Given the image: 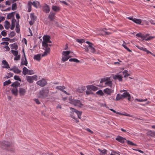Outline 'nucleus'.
<instances>
[{
	"mask_svg": "<svg viewBox=\"0 0 155 155\" xmlns=\"http://www.w3.org/2000/svg\"><path fill=\"white\" fill-rule=\"evenodd\" d=\"M70 109L72 110V111L70 112V116L73 119L75 120L76 122V123L78 122L79 120L77 119L76 118V117L73 115L74 114V112H75L77 115L78 117L80 119L81 117V116L82 113V112L79 111L71 107H70Z\"/></svg>",
	"mask_w": 155,
	"mask_h": 155,
	"instance_id": "f257e3e1",
	"label": "nucleus"
},
{
	"mask_svg": "<svg viewBox=\"0 0 155 155\" xmlns=\"http://www.w3.org/2000/svg\"><path fill=\"white\" fill-rule=\"evenodd\" d=\"M69 102L71 104L74 105L75 106H77L79 107H82L83 106L81 101L78 100L72 99L71 97L69 98Z\"/></svg>",
	"mask_w": 155,
	"mask_h": 155,
	"instance_id": "f03ea898",
	"label": "nucleus"
},
{
	"mask_svg": "<svg viewBox=\"0 0 155 155\" xmlns=\"http://www.w3.org/2000/svg\"><path fill=\"white\" fill-rule=\"evenodd\" d=\"M49 92V90L46 88L43 89L41 90L38 94V98H45L46 97Z\"/></svg>",
	"mask_w": 155,
	"mask_h": 155,
	"instance_id": "7ed1b4c3",
	"label": "nucleus"
},
{
	"mask_svg": "<svg viewBox=\"0 0 155 155\" xmlns=\"http://www.w3.org/2000/svg\"><path fill=\"white\" fill-rule=\"evenodd\" d=\"M1 144L2 148L5 150H6V148L11 146L12 143L11 142L4 140L2 142Z\"/></svg>",
	"mask_w": 155,
	"mask_h": 155,
	"instance_id": "20e7f679",
	"label": "nucleus"
},
{
	"mask_svg": "<svg viewBox=\"0 0 155 155\" xmlns=\"http://www.w3.org/2000/svg\"><path fill=\"white\" fill-rule=\"evenodd\" d=\"M36 84L39 86L43 87L47 84V82L45 79H42L36 82Z\"/></svg>",
	"mask_w": 155,
	"mask_h": 155,
	"instance_id": "39448f33",
	"label": "nucleus"
},
{
	"mask_svg": "<svg viewBox=\"0 0 155 155\" xmlns=\"http://www.w3.org/2000/svg\"><path fill=\"white\" fill-rule=\"evenodd\" d=\"M86 43L88 45V47L90 50V51L93 53H95L96 52V50L94 48V45L92 43L88 41H87Z\"/></svg>",
	"mask_w": 155,
	"mask_h": 155,
	"instance_id": "423d86ee",
	"label": "nucleus"
},
{
	"mask_svg": "<svg viewBox=\"0 0 155 155\" xmlns=\"http://www.w3.org/2000/svg\"><path fill=\"white\" fill-rule=\"evenodd\" d=\"M9 70L13 71L15 73L17 74H20L21 72V71L19 70L18 68L15 66H14L13 67L10 68Z\"/></svg>",
	"mask_w": 155,
	"mask_h": 155,
	"instance_id": "0eeeda50",
	"label": "nucleus"
},
{
	"mask_svg": "<svg viewBox=\"0 0 155 155\" xmlns=\"http://www.w3.org/2000/svg\"><path fill=\"white\" fill-rule=\"evenodd\" d=\"M18 92L20 96L21 97H23L25 95L26 92V90L24 88H20Z\"/></svg>",
	"mask_w": 155,
	"mask_h": 155,
	"instance_id": "6e6552de",
	"label": "nucleus"
},
{
	"mask_svg": "<svg viewBox=\"0 0 155 155\" xmlns=\"http://www.w3.org/2000/svg\"><path fill=\"white\" fill-rule=\"evenodd\" d=\"M127 18L132 20L134 22L138 24H140L142 22L141 20L139 19H137L135 18H133L132 17H128Z\"/></svg>",
	"mask_w": 155,
	"mask_h": 155,
	"instance_id": "1a4fd4ad",
	"label": "nucleus"
},
{
	"mask_svg": "<svg viewBox=\"0 0 155 155\" xmlns=\"http://www.w3.org/2000/svg\"><path fill=\"white\" fill-rule=\"evenodd\" d=\"M104 92L107 94L110 95L113 92L114 90L111 89L107 88L104 90Z\"/></svg>",
	"mask_w": 155,
	"mask_h": 155,
	"instance_id": "9d476101",
	"label": "nucleus"
},
{
	"mask_svg": "<svg viewBox=\"0 0 155 155\" xmlns=\"http://www.w3.org/2000/svg\"><path fill=\"white\" fill-rule=\"evenodd\" d=\"M23 52L24 53V56L25 60L24 61L23 60V58H22L21 59V65H25L27 66V64L28 63V61H27V59H26L25 55V54L24 51V49H23Z\"/></svg>",
	"mask_w": 155,
	"mask_h": 155,
	"instance_id": "9b49d317",
	"label": "nucleus"
},
{
	"mask_svg": "<svg viewBox=\"0 0 155 155\" xmlns=\"http://www.w3.org/2000/svg\"><path fill=\"white\" fill-rule=\"evenodd\" d=\"M55 13L54 12H51L48 16V18L50 21H53L54 19L55 18Z\"/></svg>",
	"mask_w": 155,
	"mask_h": 155,
	"instance_id": "f8f14e48",
	"label": "nucleus"
},
{
	"mask_svg": "<svg viewBox=\"0 0 155 155\" xmlns=\"http://www.w3.org/2000/svg\"><path fill=\"white\" fill-rule=\"evenodd\" d=\"M115 139L116 140L122 143H124L125 140H126L125 138L120 136H117V137L115 138Z\"/></svg>",
	"mask_w": 155,
	"mask_h": 155,
	"instance_id": "ddd939ff",
	"label": "nucleus"
},
{
	"mask_svg": "<svg viewBox=\"0 0 155 155\" xmlns=\"http://www.w3.org/2000/svg\"><path fill=\"white\" fill-rule=\"evenodd\" d=\"M122 96L123 98H124L127 97V99L128 101H130L131 99V96L128 92H124L123 93Z\"/></svg>",
	"mask_w": 155,
	"mask_h": 155,
	"instance_id": "4468645a",
	"label": "nucleus"
},
{
	"mask_svg": "<svg viewBox=\"0 0 155 155\" xmlns=\"http://www.w3.org/2000/svg\"><path fill=\"white\" fill-rule=\"evenodd\" d=\"M50 11V8L49 6L47 4H45L43 7V11L46 13H48Z\"/></svg>",
	"mask_w": 155,
	"mask_h": 155,
	"instance_id": "2eb2a0df",
	"label": "nucleus"
},
{
	"mask_svg": "<svg viewBox=\"0 0 155 155\" xmlns=\"http://www.w3.org/2000/svg\"><path fill=\"white\" fill-rule=\"evenodd\" d=\"M6 150H7L11 153H14L15 151V149L13 144L11 145V146H10L8 148H6Z\"/></svg>",
	"mask_w": 155,
	"mask_h": 155,
	"instance_id": "dca6fc26",
	"label": "nucleus"
},
{
	"mask_svg": "<svg viewBox=\"0 0 155 155\" xmlns=\"http://www.w3.org/2000/svg\"><path fill=\"white\" fill-rule=\"evenodd\" d=\"M20 25L19 23V21H17L16 23L15 31L16 32L19 33L20 31V29L19 28Z\"/></svg>",
	"mask_w": 155,
	"mask_h": 155,
	"instance_id": "f3484780",
	"label": "nucleus"
},
{
	"mask_svg": "<svg viewBox=\"0 0 155 155\" xmlns=\"http://www.w3.org/2000/svg\"><path fill=\"white\" fill-rule=\"evenodd\" d=\"M2 64L4 65L3 67V68H9V66L7 61L5 60H3L2 61Z\"/></svg>",
	"mask_w": 155,
	"mask_h": 155,
	"instance_id": "a211bd4d",
	"label": "nucleus"
},
{
	"mask_svg": "<svg viewBox=\"0 0 155 155\" xmlns=\"http://www.w3.org/2000/svg\"><path fill=\"white\" fill-rule=\"evenodd\" d=\"M50 48H48L46 49H45V51L42 54V57H44L47 55L49 53L50 51Z\"/></svg>",
	"mask_w": 155,
	"mask_h": 155,
	"instance_id": "6ab92c4d",
	"label": "nucleus"
},
{
	"mask_svg": "<svg viewBox=\"0 0 155 155\" xmlns=\"http://www.w3.org/2000/svg\"><path fill=\"white\" fill-rule=\"evenodd\" d=\"M20 84L18 81H15L11 85L12 87L17 88V87L20 86Z\"/></svg>",
	"mask_w": 155,
	"mask_h": 155,
	"instance_id": "aec40b11",
	"label": "nucleus"
},
{
	"mask_svg": "<svg viewBox=\"0 0 155 155\" xmlns=\"http://www.w3.org/2000/svg\"><path fill=\"white\" fill-rule=\"evenodd\" d=\"M15 21L16 20L14 18H13L12 19L11 26L10 28V29L12 30H13L14 28V27H15Z\"/></svg>",
	"mask_w": 155,
	"mask_h": 155,
	"instance_id": "412c9836",
	"label": "nucleus"
},
{
	"mask_svg": "<svg viewBox=\"0 0 155 155\" xmlns=\"http://www.w3.org/2000/svg\"><path fill=\"white\" fill-rule=\"evenodd\" d=\"M114 79H118L120 81H122V78L121 76L120 75H117L114 76Z\"/></svg>",
	"mask_w": 155,
	"mask_h": 155,
	"instance_id": "4be33fe9",
	"label": "nucleus"
},
{
	"mask_svg": "<svg viewBox=\"0 0 155 155\" xmlns=\"http://www.w3.org/2000/svg\"><path fill=\"white\" fill-rule=\"evenodd\" d=\"M87 89H91L94 91H96L97 89V87L93 85L87 86Z\"/></svg>",
	"mask_w": 155,
	"mask_h": 155,
	"instance_id": "5701e85b",
	"label": "nucleus"
},
{
	"mask_svg": "<svg viewBox=\"0 0 155 155\" xmlns=\"http://www.w3.org/2000/svg\"><path fill=\"white\" fill-rule=\"evenodd\" d=\"M12 94H14L15 96H17L18 95V90L17 88H14L12 89L11 90Z\"/></svg>",
	"mask_w": 155,
	"mask_h": 155,
	"instance_id": "b1692460",
	"label": "nucleus"
},
{
	"mask_svg": "<svg viewBox=\"0 0 155 155\" xmlns=\"http://www.w3.org/2000/svg\"><path fill=\"white\" fill-rule=\"evenodd\" d=\"M4 27L6 29H8L10 27V24L9 22L7 21H5Z\"/></svg>",
	"mask_w": 155,
	"mask_h": 155,
	"instance_id": "393cba45",
	"label": "nucleus"
},
{
	"mask_svg": "<svg viewBox=\"0 0 155 155\" xmlns=\"http://www.w3.org/2000/svg\"><path fill=\"white\" fill-rule=\"evenodd\" d=\"M148 134L153 137H155V131L149 130L147 132Z\"/></svg>",
	"mask_w": 155,
	"mask_h": 155,
	"instance_id": "a878e982",
	"label": "nucleus"
},
{
	"mask_svg": "<svg viewBox=\"0 0 155 155\" xmlns=\"http://www.w3.org/2000/svg\"><path fill=\"white\" fill-rule=\"evenodd\" d=\"M28 69L26 67H24L23 68L22 73L23 74L25 75L26 74H28Z\"/></svg>",
	"mask_w": 155,
	"mask_h": 155,
	"instance_id": "bb28decb",
	"label": "nucleus"
},
{
	"mask_svg": "<svg viewBox=\"0 0 155 155\" xmlns=\"http://www.w3.org/2000/svg\"><path fill=\"white\" fill-rule=\"evenodd\" d=\"M41 54H38L37 55H35L34 56V58L35 60H36L38 61H40L41 60Z\"/></svg>",
	"mask_w": 155,
	"mask_h": 155,
	"instance_id": "cd10ccee",
	"label": "nucleus"
},
{
	"mask_svg": "<svg viewBox=\"0 0 155 155\" xmlns=\"http://www.w3.org/2000/svg\"><path fill=\"white\" fill-rule=\"evenodd\" d=\"M50 37L48 35H45L43 37V41L45 42H48V41H49V39H50Z\"/></svg>",
	"mask_w": 155,
	"mask_h": 155,
	"instance_id": "c85d7f7f",
	"label": "nucleus"
},
{
	"mask_svg": "<svg viewBox=\"0 0 155 155\" xmlns=\"http://www.w3.org/2000/svg\"><path fill=\"white\" fill-rule=\"evenodd\" d=\"M26 79L27 81L29 83H31L33 82V81L31 76H26Z\"/></svg>",
	"mask_w": 155,
	"mask_h": 155,
	"instance_id": "c756f323",
	"label": "nucleus"
},
{
	"mask_svg": "<svg viewBox=\"0 0 155 155\" xmlns=\"http://www.w3.org/2000/svg\"><path fill=\"white\" fill-rule=\"evenodd\" d=\"M123 97L122 94H117L116 98V100L118 101L121 99H123Z\"/></svg>",
	"mask_w": 155,
	"mask_h": 155,
	"instance_id": "7c9ffc66",
	"label": "nucleus"
},
{
	"mask_svg": "<svg viewBox=\"0 0 155 155\" xmlns=\"http://www.w3.org/2000/svg\"><path fill=\"white\" fill-rule=\"evenodd\" d=\"M70 53L71 51H63L62 52V54L64 56L69 57L70 56L69 54Z\"/></svg>",
	"mask_w": 155,
	"mask_h": 155,
	"instance_id": "2f4dec72",
	"label": "nucleus"
},
{
	"mask_svg": "<svg viewBox=\"0 0 155 155\" xmlns=\"http://www.w3.org/2000/svg\"><path fill=\"white\" fill-rule=\"evenodd\" d=\"M28 3H31L32 5H33L36 8L37 7V5L38 4L39 5L40 4L39 2L38 1H34L32 3L31 2H29Z\"/></svg>",
	"mask_w": 155,
	"mask_h": 155,
	"instance_id": "473e14b6",
	"label": "nucleus"
},
{
	"mask_svg": "<svg viewBox=\"0 0 155 155\" xmlns=\"http://www.w3.org/2000/svg\"><path fill=\"white\" fill-rule=\"evenodd\" d=\"M52 9L55 12H58L60 10V8L56 6H53L52 7Z\"/></svg>",
	"mask_w": 155,
	"mask_h": 155,
	"instance_id": "72a5a7b5",
	"label": "nucleus"
},
{
	"mask_svg": "<svg viewBox=\"0 0 155 155\" xmlns=\"http://www.w3.org/2000/svg\"><path fill=\"white\" fill-rule=\"evenodd\" d=\"M105 84L107 86H108L110 87H112V82L111 81H107Z\"/></svg>",
	"mask_w": 155,
	"mask_h": 155,
	"instance_id": "f704fd0d",
	"label": "nucleus"
},
{
	"mask_svg": "<svg viewBox=\"0 0 155 155\" xmlns=\"http://www.w3.org/2000/svg\"><path fill=\"white\" fill-rule=\"evenodd\" d=\"M71 56H69V57H67L66 56H64V57H62L61 59V60L63 62H64L68 60V59L71 58Z\"/></svg>",
	"mask_w": 155,
	"mask_h": 155,
	"instance_id": "c9c22d12",
	"label": "nucleus"
},
{
	"mask_svg": "<svg viewBox=\"0 0 155 155\" xmlns=\"http://www.w3.org/2000/svg\"><path fill=\"white\" fill-rule=\"evenodd\" d=\"M11 48L12 49H14L16 50L18 49V46L16 43H14L12 44Z\"/></svg>",
	"mask_w": 155,
	"mask_h": 155,
	"instance_id": "e433bc0d",
	"label": "nucleus"
},
{
	"mask_svg": "<svg viewBox=\"0 0 155 155\" xmlns=\"http://www.w3.org/2000/svg\"><path fill=\"white\" fill-rule=\"evenodd\" d=\"M42 46L45 48V49L48 48H49L48 47V42L43 41L42 42Z\"/></svg>",
	"mask_w": 155,
	"mask_h": 155,
	"instance_id": "4c0bfd02",
	"label": "nucleus"
},
{
	"mask_svg": "<svg viewBox=\"0 0 155 155\" xmlns=\"http://www.w3.org/2000/svg\"><path fill=\"white\" fill-rule=\"evenodd\" d=\"M11 52L12 53L14 56H17L18 54V51H15L13 50H11Z\"/></svg>",
	"mask_w": 155,
	"mask_h": 155,
	"instance_id": "58836bf2",
	"label": "nucleus"
},
{
	"mask_svg": "<svg viewBox=\"0 0 155 155\" xmlns=\"http://www.w3.org/2000/svg\"><path fill=\"white\" fill-rule=\"evenodd\" d=\"M69 61L71 62H74L77 63H79L80 61L76 58H70L69 59Z\"/></svg>",
	"mask_w": 155,
	"mask_h": 155,
	"instance_id": "ea45409f",
	"label": "nucleus"
},
{
	"mask_svg": "<svg viewBox=\"0 0 155 155\" xmlns=\"http://www.w3.org/2000/svg\"><path fill=\"white\" fill-rule=\"evenodd\" d=\"M56 89L62 91L63 90L65 89V87L64 86H57L56 87Z\"/></svg>",
	"mask_w": 155,
	"mask_h": 155,
	"instance_id": "a19ab883",
	"label": "nucleus"
},
{
	"mask_svg": "<svg viewBox=\"0 0 155 155\" xmlns=\"http://www.w3.org/2000/svg\"><path fill=\"white\" fill-rule=\"evenodd\" d=\"M96 94H97L100 95L101 96H103L104 94L102 91L101 90H99L98 91L96 92Z\"/></svg>",
	"mask_w": 155,
	"mask_h": 155,
	"instance_id": "79ce46f5",
	"label": "nucleus"
},
{
	"mask_svg": "<svg viewBox=\"0 0 155 155\" xmlns=\"http://www.w3.org/2000/svg\"><path fill=\"white\" fill-rule=\"evenodd\" d=\"M11 83V82L10 81V80H8V81H5L4 83H3V85L4 86H6L7 85H8L10 84Z\"/></svg>",
	"mask_w": 155,
	"mask_h": 155,
	"instance_id": "37998d69",
	"label": "nucleus"
},
{
	"mask_svg": "<svg viewBox=\"0 0 155 155\" xmlns=\"http://www.w3.org/2000/svg\"><path fill=\"white\" fill-rule=\"evenodd\" d=\"M13 75V74L12 73H8L7 74V75L6 76V77L7 78H9L12 77Z\"/></svg>",
	"mask_w": 155,
	"mask_h": 155,
	"instance_id": "c03bdc74",
	"label": "nucleus"
},
{
	"mask_svg": "<svg viewBox=\"0 0 155 155\" xmlns=\"http://www.w3.org/2000/svg\"><path fill=\"white\" fill-rule=\"evenodd\" d=\"M127 142L128 145H130L131 146H136V144L132 142L129 140H127Z\"/></svg>",
	"mask_w": 155,
	"mask_h": 155,
	"instance_id": "a18cd8bd",
	"label": "nucleus"
},
{
	"mask_svg": "<svg viewBox=\"0 0 155 155\" xmlns=\"http://www.w3.org/2000/svg\"><path fill=\"white\" fill-rule=\"evenodd\" d=\"M15 35V33L14 31H11L9 35V36L10 37H12L14 36Z\"/></svg>",
	"mask_w": 155,
	"mask_h": 155,
	"instance_id": "49530a36",
	"label": "nucleus"
},
{
	"mask_svg": "<svg viewBox=\"0 0 155 155\" xmlns=\"http://www.w3.org/2000/svg\"><path fill=\"white\" fill-rule=\"evenodd\" d=\"M30 17L31 19V20L35 21V17L34 13H31V14Z\"/></svg>",
	"mask_w": 155,
	"mask_h": 155,
	"instance_id": "de8ad7c7",
	"label": "nucleus"
},
{
	"mask_svg": "<svg viewBox=\"0 0 155 155\" xmlns=\"http://www.w3.org/2000/svg\"><path fill=\"white\" fill-rule=\"evenodd\" d=\"M128 71L127 70H125L123 72V74L124 75L125 77H127L130 75L129 74L127 73Z\"/></svg>",
	"mask_w": 155,
	"mask_h": 155,
	"instance_id": "09e8293b",
	"label": "nucleus"
},
{
	"mask_svg": "<svg viewBox=\"0 0 155 155\" xmlns=\"http://www.w3.org/2000/svg\"><path fill=\"white\" fill-rule=\"evenodd\" d=\"M13 16V12H12L11 13L8 14L7 15V18L8 19H10Z\"/></svg>",
	"mask_w": 155,
	"mask_h": 155,
	"instance_id": "8fccbe9b",
	"label": "nucleus"
},
{
	"mask_svg": "<svg viewBox=\"0 0 155 155\" xmlns=\"http://www.w3.org/2000/svg\"><path fill=\"white\" fill-rule=\"evenodd\" d=\"M14 78L15 80H17L21 82V80L19 76L17 75H15L14 76Z\"/></svg>",
	"mask_w": 155,
	"mask_h": 155,
	"instance_id": "3c124183",
	"label": "nucleus"
},
{
	"mask_svg": "<svg viewBox=\"0 0 155 155\" xmlns=\"http://www.w3.org/2000/svg\"><path fill=\"white\" fill-rule=\"evenodd\" d=\"M17 5L15 3L12 4V8L13 10H14L16 9Z\"/></svg>",
	"mask_w": 155,
	"mask_h": 155,
	"instance_id": "603ef678",
	"label": "nucleus"
},
{
	"mask_svg": "<svg viewBox=\"0 0 155 155\" xmlns=\"http://www.w3.org/2000/svg\"><path fill=\"white\" fill-rule=\"evenodd\" d=\"M98 150L100 152L102 153H103L104 154H106L107 150L105 149H104L102 150H101L100 149H98Z\"/></svg>",
	"mask_w": 155,
	"mask_h": 155,
	"instance_id": "864d4df0",
	"label": "nucleus"
},
{
	"mask_svg": "<svg viewBox=\"0 0 155 155\" xmlns=\"http://www.w3.org/2000/svg\"><path fill=\"white\" fill-rule=\"evenodd\" d=\"M15 57L14 58V60H20V55H17V56H15Z\"/></svg>",
	"mask_w": 155,
	"mask_h": 155,
	"instance_id": "5fc2aeb1",
	"label": "nucleus"
},
{
	"mask_svg": "<svg viewBox=\"0 0 155 155\" xmlns=\"http://www.w3.org/2000/svg\"><path fill=\"white\" fill-rule=\"evenodd\" d=\"M31 78H32V81L33 80H35V81H37V75H33V76H31Z\"/></svg>",
	"mask_w": 155,
	"mask_h": 155,
	"instance_id": "6e6d98bb",
	"label": "nucleus"
},
{
	"mask_svg": "<svg viewBox=\"0 0 155 155\" xmlns=\"http://www.w3.org/2000/svg\"><path fill=\"white\" fill-rule=\"evenodd\" d=\"M136 46L137 48H138L139 49L143 50L144 51H146V48H145L140 47L139 46Z\"/></svg>",
	"mask_w": 155,
	"mask_h": 155,
	"instance_id": "4d7b16f0",
	"label": "nucleus"
},
{
	"mask_svg": "<svg viewBox=\"0 0 155 155\" xmlns=\"http://www.w3.org/2000/svg\"><path fill=\"white\" fill-rule=\"evenodd\" d=\"M28 12H30L31 10V5L29 4V3L28 6Z\"/></svg>",
	"mask_w": 155,
	"mask_h": 155,
	"instance_id": "13d9d810",
	"label": "nucleus"
},
{
	"mask_svg": "<svg viewBox=\"0 0 155 155\" xmlns=\"http://www.w3.org/2000/svg\"><path fill=\"white\" fill-rule=\"evenodd\" d=\"M120 115H124V116H128V117H133V116L132 115H130V114H123L120 113Z\"/></svg>",
	"mask_w": 155,
	"mask_h": 155,
	"instance_id": "bf43d9fd",
	"label": "nucleus"
},
{
	"mask_svg": "<svg viewBox=\"0 0 155 155\" xmlns=\"http://www.w3.org/2000/svg\"><path fill=\"white\" fill-rule=\"evenodd\" d=\"M1 35L3 36H5L7 35V33L6 31L5 30L2 31L1 32Z\"/></svg>",
	"mask_w": 155,
	"mask_h": 155,
	"instance_id": "052dcab7",
	"label": "nucleus"
},
{
	"mask_svg": "<svg viewBox=\"0 0 155 155\" xmlns=\"http://www.w3.org/2000/svg\"><path fill=\"white\" fill-rule=\"evenodd\" d=\"M122 46L124 48L127 49L128 51L130 52H131V50H130L124 44L122 45Z\"/></svg>",
	"mask_w": 155,
	"mask_h": 155,
	"instance_id": "680f3d73",
	"label": "nucleus"
},
{
	"mask_svg": "<svg viewBox=\"0 0 155 155\" xmlns=\"http://www.w3.org/2000/svg\"><path fill=\"white\" fill-rule=\"evenodd\" d=\"M83 47H83V48L87 52H88L89 50L88 47L86 46H84V45H83Z\"/></svg>",
	"mask_w": 155,
	"mask_h": 155,
	"instance_id": "e2e57ef3",
	"label": "nucleus"
},
{
	"mask_svg": "<svg viewBox=\"0 0 155 155\" xmlns=\"http://www.w3.org/2000/svg\"><path fill=\"white\" fill-rule=\"evenodd\" d=\"M34 74V71L32 70H28V74Z\"/></svg>",
	"mask_w": 155,
	"mask_h": 155,
	"instance_id": "0e129e2a",
	"label": "nucleus"
},
{
	"mask_svg": "<svg viewBox=\"0 0 155 155\" xmlns=\"http://www.w3.org/2000/svg\"><path fill=\"white\" fill-rule=\"evenodd\" d=\"M34 100L35 101L36 103L38 104H40L41 103L40 102L38 99H34Z\"/></svg>",
	"mask_w": 155,
	"mask_h": 155,
	"instance_id": "69168bd1",
	"label": "nucleus"
},
{
	"mask_svg": "<svg viewBox=\"0 0 155 155\" xmlns=\"http://www.w3.org/2000/svg\"><path fill=\"white\" fill-rule=\"evenodd\" d=\"M11 9V8L10 7H9V8H8L7 9H1V11H2L6 12V11H8L10 10Z\"/></svg>",
	"mask_w": 155,
	"mask_h": 155,
	"instance_id": "338daca9",
	"label": "nucleus"
},
{
	"mask_svg": "<svg viewBox=\"0 0 155 155\" xmlns=\"http://www.w3.org/2000/svg\"><path fill=\"white\" fill-rule=\"evenodd\" d=\"M86 93L87 95H89L90 94H92V92L91 91H86Z\"/></svg>",
	"mask_w": 155,
	"mask_h": 155,
	"instance_id": "774afa93",
	"label": "nucleus"
}]
</instances>
